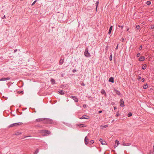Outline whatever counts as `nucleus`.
Wrapping results in <instances>:
<instances>
[{
	"instance_id": "obj_32",
	"label": "nucleus",
	"mask_w": 154,
	"mask_h": 154,
	"mask_svg": "<svg viewBox=\"0 0 154 154\" xmlns=\"http://www.w3.org/2000/svg\"><path fill=\"white\" fill-rule=\"evenodd\" d=\"M119 115V113L118 112H117L116 114V117H118Z\"/></svg>"
},
{
	"instance_id": "obj_49",
	"label": "nucleus",
	"mask_w": 154,
	"mask_h": 154,
	"mask_svg": "<svg viewBox=\"0 0 154 154\" xmlns=\"http://www.w3.org/2000/svg\"><path fill=\"white\" fill-rule=\"evenodd\" d=\"M19 134H16V135H19Z\"/></svg>"
},
{
	"instance_id": "obj_17",
	"label": "nucleus",
	"mask_w": 154,
	"mask_h": 154,
	"mask_svg": "<svg viewBox=\"0 0 154 154\" xmlns=\"http://www.w3.org/2000/svg\"><path fill=\"white\" fill-rule=\"evenodd\" d=\"M112 26H111L110 27L109 29L108 32V33L109 34H110L111 33L112 30Z\"/></svg>"
},
{
	"instance_id": "obj_14",
	"label": "nucleus",
	"mask_w": 154,
	"mask_h": 154,
	"mask_svg": "<svg viewBox=\"0 0 154 154\" xmlns=\"http://www.w3.org/2000/svg\"><path fill=\"white\" fill-rule=\"evenodd\" d=\"M145 57H144L142 56L139 58V60L140 61H143L145 60Z\"/></svg>"
},
{
	"instance_id": "obj_11",
	"label": "nucleus",
	"mask_w": 154,
	"mask_h": 154,
	"mask_svg": "<svg viewBox=\"0 0 154 154\" xmlns=\"http://www.w3.org/2000/svg\"><path fill=\"white\" fill-rule=\"evenodd\" d=\"M120 104L121 106H124V101L122 99H121L120 101Z\"/></svg>"
},
{
	"instance_id": "obj_50",
	"label": "nucleus",
	"mask_w": 154,
	"mask_h": 154,
	"mask_svg": "<svg viewBox=\"0 0 154 154\" xmlns=\"http://www.w3.org/2000/svg\"><path fill=\"white\" fill-rule=\"evenodd\" d=\"M129 29V28H128L127 29V31H128Z\"/></svg>"
},
{
	"instance_id": "obj_52",
	"label": "nucleus",
	"mask_w": 154,
	"mask_h": 154,
	"mask_svg": "<svg viewBox=\"0 0 154 154\" xmlns=\"http://www.w3.org/2000/svg\"><path fill=\"white\" fill-rule=\"evenodd\" d=\"M153 149H154V146H153Z\"/></svg>"
},
{
	"instance_id": "obj_26",
	"label": "nucleus",
	"mask_w": 154,
	"mask_h": 154,
	"mask_svg": "<svg viewBox=\"0 0 154 154\" xmlns=\"http://www.w3.org/2000/svg\"><path fill=\"white\" fill-rule=\"evenodd\" d=\"M38 152V149H36L34 152V154H37Z\"/></svg>"
},
{
	"instance_id": "obj_27",
	"label": "nucleus",
	"mask_w": 154,
	"mask_h": 154,
	"mask_svg": "<svg viewBox=\"0 0 154 154\" xmlns=\"http://www.w3.org/2000/svg\"><path fill=\"white\" fill-rule=\"evenodd\" d=\"M112 60V54H111L110 55V56L109 57V60L110 61H111Z\"/></svg>"
},
{
	"instance_id": "obj_1",
	"label": "nucleus",
	"mask_w": 154,
	"mask_h": 154,
	"mask_svg": "<svg viewBox=\"0 0 154 154\" xmlns=\"http://www.w3.org/2000/svg\"><path fill=\"white\" fill-rule=\"evenodd\" d=\"M40 132L42 133V135L43 136H47V135H49L51 133V132L48 131H41Z\"/></svg>"
},
{
	"instance_id": "obj_43",
	"label": "nucleus",
	"mask_w": 154,
	"mask_h": 154,
	"mask_svg": "<svg viewBox=\"0 0 154 154\" xmlns=\"http://www.w3.org/2000/svg\"><path fill=\"white\" fill-rule=\"evenodd\" d=\"M102 112V111H99V113H101Z\"/></svg>"
},
{
	"instance_id": "obj_44",
	"label": "nucleus",
	"mask_w": 154,
	"mask_h": 154,
	"mask_svg": "<svg viewBox=\"0 0 154 154\" xmlns=\"http://www.w3.org/2000/svg\"><path fill=\"white\" fill-rule=\"evenodd\" d=\"M123 145L124 146H127V145H126V144L125 143H124L123 144Z\"/></svg>"
},
{
	"instance_id": "obj_2",
	"label": "nucleus",
	"mask_w": 154,
	"mask_h": 154,
	"mask_svg": "<svg viewBox=\"0 0 154 154\" xmlns=\"http://www.w3.org/2000/svg\"><path fill=\"white\" fill-rule=\"evenodd\" d=\"M22 124L21 123H16L11 124L10 126V127H12L14 126H17L20 125Z\"/></svg>"
},
{
	"instance_id": "obj_30",
	"label": "nucleus",
	"mask_w": 154,
	"mask_h": 154,
	"mask_svg": "<svg viewBox=\"0 0 154 154\" xmlns=\"http://www.w3.org/2000/svg\"><path fill=\"white\" fill-rule=\"evenodd\" d=\"M37 2V0H35L32 4V6L35 3Z\"/></svg>"
},
{
	"instance_id": "obj_31",
	"label": "nucleus",
	"mask_w": 154,
	"mask_h": 154,
	"mask_svg": "<svg viewBox=\"0 0 154 154\" xmlns=\"http://www.w3.org/2000/svg\"><path fill=\"white\" fill-rule=\"evenodd\" d=\"M94 143V140H91L90 142V144H92L93 143Z\"/></svg>"
},
{
	"instance_id": "obj_37",
	"label": "nucleus",
	"mask_w": 154,
	"mask_h": 154,
	"mask_svg": "<svg viewBox=\"0 0 154 154\" xmlns=\"http://www.w3.org/2000/svg\"><path fill=\"white\" fill-rule=\"evenodd\" d=\"M142 46L141 45L139 47V49L141 50L142 49Z\"/></svg>"
},
{
	"instance_id": "obj_51",
	"label": "nucleus",
	"mask_w": 154,
	"mask_h": 154,
	"mask_svg": "<svg viewBox=\"0 0 154 154\" xmlns=\"http://www.w3.org/2000/svg\"><path fill=\"white\" fill-rule=\"evenodd\" d=\"M142 24H144V22H143V23H142Z\"/></svg>"
},
{
	"instance_id": "obj_16",
	"label": "nucleus",
	"mask_w": 154,
	"mask_h": 154,
	"mask_svg": "<svg viewBox=\"0 0 154 154\" xmlns=\"http://www.w3.org/2000/svg\"><path fill=\"white\" fill-rule=\"evenodd\" d=\"M98 4H99V1H97L95 3V5L96 6V11H97V7H98Z\"/></svg>"
},
{
	"instance_id": "obj_41",
	"label": "nucleus",
	"mask_w": 154,
	"mask_h": 154,
	"mask_svg": "<svg viewBox=\"0 0 154 154\" xmlns=\"http://www.w3.org/2000/svg\"><path fill=\"white\" fill-rule=\"evenodd\" d=\"M5 18V15H4L3 17H2V19Z\"/></svg>"
},
{
	"instance_id": "obj_29",
	"label": "nucleus",
	"mask_w": 154,
	"mask_h": 154,
	"mask_svg": "<svg viewBox=\"0 0 154 154\" xmlns=\"http://www.w3.org/2000/svg\"><path fill=\"white\" fill-rule=\"evenodd\" d=\"M136 28L137 29H139L140 28V26L139 25H136Z\"/></svg>"
},
{
	"instance_id": "obj_10",
	"label": "nucleus",
	"mask_w": 154,
	"mask_h": 154,
	"mask_svg": "<svg viewBox=\"0 0 154 154\" xmlns=\"http://www.w3.org/2000/svg\"><path fill=\"white\" fill-rule=\"evenodd\" d=\"M88 141L89 140L88 137L87 136L85 137V143L86 145L88 144Z\"/></svg>"
},
{
	"instance_id": "obj_39",
	"label": "nucleus",
	"mask_w": 154,
	"mask_h": 154,
	"mask_svg": "<svg viewBox=\"0 0 154 154\" xmlns=\"http://www.w3.org/2000/svg\"><path fill=\"white\" fill-rule=\"evenodd\" d=\"M140 55V54L138 53V54H137V57H139Z\"/></svg>"
},
{
	"instance_id": "obj_47",
	"label": "nucleus",
	"mask_w": 154,
	"mask_h": 154,
	"mask_svg": "<svg viewBox=\"0 0 154 154\" xmlns=\"http://www.w3.org/2000/svg\"><path fill=\"white\" fill-rule=\"evenodd\" d=\"M75 71H76V70H73V72H75Z\"/></svg>"
},
{
	"instance_id": "obj_21",
	"label": "nucleus",
	"mask_w": 154,
	"mask_h": 154,
	"mask_svg": "<svg viewBox=\"0 0 154 154\" xmlns=\"http://www.w3.org/2000/svg\"><path fill=\"white\" fill-rule=\"evenodd\" d=\"M148 87V85L147 84H146L145 85H144L143 86V88L146 89Z\"/></svg>"
},
{
	"instance_id": "obj_33",
	"label": "nucleus",
	"mask_w": 154,
	"mask_h": 154,
	"mask_svg": "<svg viewBox=\"0 0 154 154\" xmlns=\"http://www.w3.org/2000/svg\"><path fill=\"white\" fill-rule=\"evenodd\" d=\"M141 79V77L140 76H138L137 78V79L138 80H140Z\"/></svg>"
},
{
	"instance_id": "obj_20",
	"label": "nucleus",
	"mask_w": 154,
	"mask_h": 154,
	"mask_svg": "<svg viewBox=\"0 0 154 154\" xmlns=\"http://www.w3.org/2000/svg\"><path fill=\"white\" fill-rule=\"evenodd\" d=\"M59 93L62 95H63L64 94V92L62 91H59Z\"/></svg>"
},
{
	"instance_id": "obj_9",
	"label": "nucleus",
	"mask_w": 154,
	"mask_h": 154,
	"mask_svg": "<svg viewBox=\"0 0 154 154\" xmlns=\"http://www.w3.org/2000/svg\"><path fill=\"white\" fill-rule=\"evenodd\" d=\"M103 140L102 139L100 138V142L101 143L102 145H106L107 143L106 142H105V141H104L103 142Z\"/></svg>"
},
{
	"instance_id": "obj_46",
	"label": "nucleus",
	"mask_w": 154,
	"mask_h": 154,
	"mask_svg": "<svg viewBox=\"0 0 154 154\" xmlns=\"http://www.w3.org/2000/svg\"><path fill=\"white\" fill-rule=\"evenodd\" d=\"M83 106L84 107H85L86 106V105H84Z\"/></svg>"
},
{
	"instance_id": "obj_5",
	"label": "nucleus",
	"mask_w": 154,
	"mask_h": 154,
	"mask_svg": "<svg viewBox=\"0 0 154 154\" xmlns=\"http://www.w3.org/2000/svg\"><path fill=\"white\" fill-rule=\"evenodd\" d=\"M119 144L120 143L119 141L118 140H116L115 144L114 147V148H116L119 145Z\"/></svg>"
},
{
	"instance_id": "obj_48",
	"label": "nucleus",
	"mask_w": 154,
	"mask_h": 154,
	"mask_svg": "<svg viewBox=\"0 0 154 154\" xmlns=\"http://www.w3.org/2000/svg\"><path fill=\"white\" fill-rule=\"evenodd\" d=\"M126 145H127L128 146L130 145V144H126Z\"/></svg>"
},
{
	"instance_id": "obj_18",
	"label": "nucleus",
	"mask_w": 154,
	"mask_h": 154,
	"mask_svg": "<svg viewBox=\"0 0 154 154\" xmlns=\"http://www.w3.org/2000/svg\"><path fill=\"white\" fill-rule=\"evenodd\" d=\"M101 93L102 94H104L105 96H106V93L105 92V90H104L103 89H102L101 91Z\"/></svg>"
},
{
	"instance_id": "obj_12",
	"label": "nucleus",
	"mask_w": 154,
	"mask_h": 154,
	"mask_svg": "<svg viewBox=\"0 0 154 154\" xmlns=\"http://www.w3.org/2000/svg\"><path fill=\"white\" fill-rule=\"evenodd\" d=\"M108 126V125H101L100 126V128L102 129V128H106Z\"/></svg>"
},
{
	"instance_id": "obj_23",
	"label": "nucleus",
	"mask_w": 154,
	"mask_h": 154,
	"mask_svg": "<svg viewBox=\"0 0 154 154\" xmlns=\"http://www.w3.org/2000/svg\"><path fill=\"white\" fill-rule=\"evenodd\" d=\"M51 83L53 84H54L55 83V81L54 79H52L51 80Z\"/></svg>"
},
{
	"instance_id": "obj_3",
	"label": "nucleus",
	"mask_w": 154,
	"mask_h": 154,
	"mask_svg": "<svg viewBox=\"0 0 154 154\" xmlns=\"http://www.w3.org/2000/svg\"><path fill=\"white\" fill-rule=\"evenodd\" d=\"M85 55L87 57H90V54L88 52V50L86 49L85 52Z\"/></svg>"
},
{
	"instance_id": "obj_35",
	"label": "nucleus",
	"mask_w": 154,
	"mask_h": 154,
	"mask_svg": "<svg viewBox=\"0 0 154 154\" xmlns=\"http://www.w3.org/2000/svg\"><path fill=\"white\" fill-rule=\"evenodd\" d=\"M124 38H123V37H122V42H123L124 41Z\"/></svg>"
},
{
	"instance_id": "obj_4",
	"label": "nucleus",
	"mask_w": 154,
	"mask_h": 154,
	"mask_svg": "<svg viewBox=\"0 0 154 154\" xmlns=\"http://www.w3.org/2000/svg\"><path fill=\"white\" fill-rule=\"evenodd\" d=\"M90 118L89 116H88L86 115H83L80 118V119H88Z\"/></svg>"
},
{
	"instance_id": "obj_8",
	"label": "nucleus",
	"mask_w": 154,
	"mask_h": 154,
	"mask_svg": "<svg viewBox=\"0 0 154 154\" xmlns=\"http://www.w3.org/2000/svg\"><path fill=\"white\" fill-rule=\"evenodd\" d=\"M10 79L9 77H7L6 78H3L0 79V81H7L9 80Z\"/></svg>"
},
{
	"instance_id": "obj_28",
	"label": "nucleus",
	"mask_w": 154,
	"mask_h": 154,
	"mask_svg": "<svg viewBox=\"0 0 154 154\" xmlns=\"http://www.w3.org/2000/svg\"><path fill=\"white\" fill-rule=\"evenodd\" d=\"M132 115V113L131 112H130L128 114V117H130V116H131Z\"/></svg>"
},
{
	"instance_id": "obj_38",
	"label": "nucleus",
	"mask_w": 154,
	"mask_h": 154,
	"mask_svg": "<svg viewBox=\"0 0 154 154\" xmlns=\"http://www.w3.org/2000/svg\"><path fill=\"white\" fill-rule=\"evenodd\" d=\"M118 26L120 27H121L122 29L123 27V26H120L119 25Z\"/></svg>"
},
{
	"instance_id": "obj_19",
	"label": "nucleus",
	"mask_w": 154,
	"mask_h": 154,
	"mask_svg": "<svg viewBox=\"0 0 154 154\" xmlns=\"http://www.w3.org/2000/svg\"><path fill=\"white\" fill-rule=\"evenodd\" d=\"M146 64H144L143 65L142 68L143 69H145L146 68Z\"/></svg>"
},
{
	"instance_id": "obj_34",
	"label": "nucleus",
	"mask_w": 154,
	"mask_h": 154,
	"mask_svg": "<svg viewBox=\"0 0 154 154\" xmlns=\"http://www.w3.org/2000/svg\"><path fill=\"white\" fill-rule=\"evenodd\" d=\"M151 28L152 29H153L154 28V26L153 25H151Z\"/></svg>"
},
{
	"instance_id": "obj_36",
	"label": "nucleus",
	"mask_w": 154,
	"mask_h": 154,
	"mask_svg": "<svg viewBox=\"0 0 154 154\" xmlns=\"http://www.w3.org/2000/svg\"><path fill=\"white\" fill-rule=\"evenodd\" d=\"M18 93H23V91H21L20 92V91H18L17 92Z\"/></svg>"
},
{
	"instance_id": "obj_22",
	"label": "nucleus",
	"mask_w": 154,
	"mask_h": 154,
	"mask_svg": "<svg viewBox=\"0 0 154 154\" xmlns=\"http://www.w3.org/2000/svg\"><path fill=\"white\" fill-rule=\"evenodd\" d=\"M63 60L62 59H60L59 61V63L60 64H61L63 63Z\"/></svg>"
},
{
	"instance_id": "obj_13",
	"label": "nucleus",
	"mask_w": 154,
	"mask_h": 154,
	"mask_svg": "<svg viewBox=\"0 0 154 154\" xmlns=\"http://www.w3.org/2000/svg\"><path fill=\"white\" fill-rule=\"evenodd\" d=\"M78 126L80 128L86 127L85 125L82 124H79L78 125Z\"/></svg>"
},
{
	"instance_id": "obj_6",
	"label": "nucleus",
	"mask_w": 154,
	"mask_h": 154,
	"mask_svg": "<svg viewBox=\"0 0 154 154\" xmlns=\"http://www.w3.org/2000/svg\"><path fill=\"white\" fill-rule=\"evenodd\" d=\"M70 98L72 99L75 102H77L78 101V99L75 96H71Z\"/></svg>"
},
{
	"instance_id": "obj_15",
	"label": "nucleus",
	"mask_w": 154,
	"mask_h": 154,
	"mask_svg": "<svg viewBox=\"0 0 154 154\" xmlns=\"http://www.w3.org/2000/svg\"><path fill=\"white\" fill-rule=\"evenodd\" d=\"M109 82H112V83L114 82V79L113 77H111L110 78L109 80Z\"/></svg>"
},
{
	"instance_id": "obj_25",
	"label": "nucleus",
	"mask_w": 154,
	"mask_h": 154,
	"mask_svg": "<svg viewBox=\"0 0 154 154\" xmlns=\"http://www.w3.org/2000/svg\"><path fill=\"white\" fill-rule=\"evenodd\" d=\"M116 91V93L117 94L119 95L120 94V93L119 91Z\"/></svg>"
},
{
	"instance_id": "obj_7",
	"label": "nucleus",
	"mask_w": 154,
	"mask_h": 154,
	"mask_svg": "<svg viewBox=\"0 0 154 154\" xmlns=\"http://www.w3.org/2000/svg\"><path fill=\"white\" fill-rule=\"evenodd\" d=\"M46 119L45 118H40L37 119L36 120L35 122H40L43 121L44 120H45Z\"/></svg>"
},
{
	"instance_id": "obj_42",
	"label": "nucleus",
	"mask_w": 154,
	"mask_h": 154,
	"mask_svg": "<svg viewBox=\"0 0 154 154\" xmlns=\"http://www.w3.org/2000/svg\"><path fill=\"white\" fill-rule=\"evenodd\" d=\"M118 45H117V47H116V49L117 50L118 48Z\"/></svg>"
},
{
	"instance_id": "obj_24",
	"label": "nucleus",
	"mask_w": 154,
	"mask_h": 154,
	"mask_svg": "<svg viewBox=\"0 0 154 154\" xmlns=\"http://www.w3.org/2000/svg\"><path fill=\"white\" fill-rule=\"evenodd\" d=\"M151 3V2L150 1H148L146 2V4L148 5H149Z\"/></svg>"
},
{
	"instance_id": "obj_40",
	"label": "nucleus",
	"mask_w": 154,
	"mask_h": 154,
	"mask_svg": "<svg viewBox=\"0 0 154 154\" xmlns=\"http://www.w3.org/2000/svg\"><path fill=\"white\" fill-rule=\"evenodd\" d=\"M144 81H145V79H143H143H142V82H144Z\"/></svg>"
},
{
	"instance_id": "obj_45",
	"label": "nucleus",
	"mask_w": 154,
	"mask_h": 154,
	"mask_svg": "<svg viewBox=\"0 0 154 154\" xmlns=\"http://www.w3.org/2000/svg\"><path fill=\"white\" fill-rule=\"evenodd\" d=\"M116 109V106L114 107V109Z\"/></svg>"
}]
</instances>
